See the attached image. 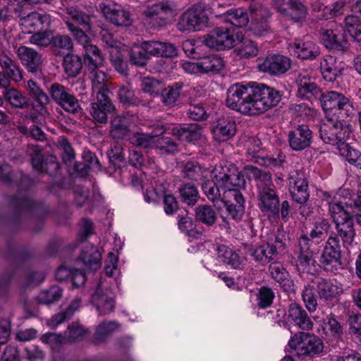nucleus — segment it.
I'll return each mask as SVG.
<instances>
[{"instance_id":"nucleus-1","label":"nucleus","mask_w":361,"mask_h":361,"mask_svg":"<svg viewBox=\"0 0 361 361\" xmlns=\"http://www.w3.org/2000/svg\"><path fill=\"white\" fill-rule=\"evenodd\" d=\"M281 99L279 91L264 84L237 83L228 90L226 102L243 114L257 116L276 106Z\"/></svg>"},{"instance_id":"nucleus-2","label":"nucleus","mask_w":361,"mask_h":361,"mask_svg":"<svg viewBox=\"0 0 361 361\" xmlns=\"http://www.w3.org/2000/svg\"><path fill=\"white\" fill-rule=\"evenodd\" d=\"M76 41L82 46L85 53L84 63L91 74L92 94L97 97L99 94L109 95L110 89L106 74L98 68L104 65V56L99 48L91 44L90 38L87 37L81 30L72 29Z\"/></svg>"},{"instance_id":"nucleus-3","label":"nucleus","mask_w":361,"mask_h":361,"mask_svg":"<svg viewBox=\"0 0 361 361\" xmlns=\"http://www.w3.org/2000/svg\"><path fill=\"white\" fill-rule=\"evenodd\" d=\"M249 178L259 180L257 184V205L260 211L269 217L276 218L279 215L280 200L272 183L271 174L253 166H246Z\"/></svg>"},{"instance_id":"nucleus-4","label":"nucleus","mask_w":361,"mask_h":361,"mask_svg":"<svg viewBox=\"0 0 361 361\" xmlns=\"http://www.w3.org/2000/svg\"><path fill=\"white\" fill-rule=\"evenodd\" d=\"M331 228V224L326 219L317 221L310 232V236L302 235L298 239L299 254L298 260L300 265L307 268L311 264H314V255L315 252L311 249V240L324 239Z\"/></svg>"},{"instance_id":"nucleus-5","label":"nucleus","mask_w":361,"mask_h":361,"mask_svg":"<svg viewBox=\"0 0 361 361\" xmlns=\"http://www.w3.org/2000/svg\"><path fill=\"white\" fill-rule=\"evenodd\" d=\"M351 127L326 115V121L319 126V137L328 145L336 146L338 149L341 143L347 141L351 134Z\"/></svg>"},{"instance_id":"nucleus-6","label":"nucleus","mask_w":361,"mask_h":361,"mask_svg":"<svg viewBox=\"0 0 361 361\" xmlns=\"http://www.w3.org/2000/svg\"><path fill=\"white\" fill-rule=\"evenodd\" d=\"M288 347L298 357H313L324 350V343L318 336L305 332H298L290 337Z\"/></svg>"},{"instance_id":"nucleus-7","label":"nucleus","mask_w":361,"mask_h":361,"mask_svg":"<svg viewBox=\"0 0 361 361\" xmlns=\"http://www.w3.org/2000/svg\"><path fill=\"white\" fill-rule=\"evenodd\" d=\"M66 13L69 19L66 20V24L75 40V35L71 29L81 30L90 38L87 32L91 33L94 28L102 27V22L97 19V16L93 13H87L76 7L71 6L66 8Z\"/></svg>"},{"instance_id":"nucleus-8","label":"nucleus","mask_w":361,"mask_h":361,"mask_svg":"<svg viewBox=\"0 0 361 361\" xmlns=\"http://www.w3.org/2000/svg\"><path fill=\"white\" fill-rule=\"evenodd\" d=\"M208 21L205 8L200 4H195L180 16L177 27L180 32H195L206 27Z\"/></svg>"},{"instance_id":"nucleus-9","label":"nucleus","mask_w":361,"mask_h":361,"mask_svg":"<svg viewBox=\"0 0 361 361\" xmlns=\"http://www.w3.org/2000/svg\"><path fill=\"white\" fill-rule=\"evenodd\" d=\"M48 92L51 99L65 111L73 114L81 111L78 99L68 87L54 82L49 86Z\"/></svg>"},{"instance_id":"nucleus-10","label":"nucleus","mask_w":361,"mask_h":361,"mask_svg":"<svg viewBox=\"0 0 361 361\" xmlns=\"http://www.w3.org/2000/svg\"><path fill=\"white\" fill-rule=\"evenodd\" d=\"M214 179L218 185L228 191L238 188H244L245 180L244 176L233 164H226L215 169Z\"/></svg>"},{"instance_id":"nucleus-11","label":"nucleus","mask_w":361,"mask_h":361,"mask_svg":"<svg viewBox=\"0 0 361 361\" xmlns=\"http://www.w3.org/2000/svg\"><path fill=\"white\" fill-rule=\"evenodd\" d=\"M172 7L168 1H161L148 6L143 12L146 23L153 29H160L169 23Z\"/></svg>"},{"instance_id":"nucleus-12","label":"nucleus","mask_w":361,"mask_h":361,"mask_svg":"<svg viewBox=\"0 0 361 361\" xmlns=\"http://www.w3.org/2000/svg\"><path fill=\"white\" fill-rule=\"evenodd\" d=\"M288 190L292 199L298 204L306 203L310 197L308 181L305 172L295 170L288 178Z\"/></svg>"},{"instance_id":"nucleus-13","label":"nucleus","mask_w":361,"mask_h":361,"mask_svg":"<svg viewBox=\"0 0 361 361\" xmlns=\"http://www.w3.org/2000/svg\"><path fill=\"white\" fill-rule=\"evenodd\" d=\"M257 61L258 70L271 75L283 74L291 67L290 59L281 54L269 55L265 58L259 59Z\"/></svg>"},{"instance_id":"nucleus-14","label":"nucleus","mask_w":361,"mask_h":361,"mask_svg":"<svg viewBox=\"0 0 361 361\" xmlns=\"http://www.w3.org/2000/svg\"><path fill=\"white\" fill-rule=\"evenodd\" d=\"M96 101L90 104L89 114L94 123L105 124L108 121V114L116 111V107L109 95L99 94Z\"/></svg>"},{"instance_id":"nucleus-15","label":"nucleus","mask_w":361,"mask_h":361,"mask_svg":"<svg viewBox=\"0 0 361 361\" xmlns=\"http://www.w3.org/2000/svg\"><path fill=\"white\" fill-rule=\"evenodd\" d=\"M236 38L226 28H215L209 35L204 37V44L216 50L231 49L235 46Z\"/></svg>"},{"instance_id":"nucleus-16","label":"nucleus","mask_w":361,"mask_h":361,"mask_svg":"<svg viewBox=\"0 0 361 361\" xmlns=\"http://www.w3.org/2000/svg\"><path fill=\"white\" fill-rule=\"evenodd\" d=\"M353 202H357L356 194L345 202L329 203V211L336 226L345 224L347 221H353L352 216L354 214V209L357 210Z\"/></svg>"},{"instance_id":"nucleus-17","label":"nucleus","mask_w":361,"mask_h":361,"mask_svg":"<svg viewBox=\"0 0 361 361\" xmlns=\"http://www.w3.org/2000/svg\"><path fill=\"white\" fill-rule=\"evenodd\" d=\"M51 23V16L46 13L31 12L20 17L19 24L23 32L32 33L35 31L48 30Z\"/></svg>"},{"instance_id":"nucleus-18","label":"nucleus","mask_w":361,"mask_h":361,"mask_svg":"<svg viewBox=\"0 0 361 361\" xmlns=\"http://www.w3.org/2000/svg\"><path fill=\"white\" fill-rule=\"evenodd\" d=\"M16 54L21 64L29 73L37 74L42 72V56L33 48L21 45L16 50Z\"/></svg>"},{"instance_id":"nucleus-19","label":"nucleus","mask_w":361,"mask_h":361,"mask_svg":"<svg viewBox=\"0 0 361 361\" xmlns=\"http://www.w3.org/2000/svg\"><path fill=\"white\" fill-rule=\"evenodd\" d=\"M99 8L106 20L117 27H129L133 23L131 13L121 7H115L101 3Z\"/></svg>"},{"instance_id":"nucleus-20","label":"nucleus","mask_w":361,"mask_h":361,"mask_svg":"<svg viewBox=\"0 0 361 361\" xmlns=\"http://www.w3.org/2000/svg\"><path fill=\"white\" fill-rule=\"evenodd\" d=\"M275 5L280 13L295 22L306 18L307 8L300 0H275Z\"/></svg>"},{"instance_id":"nucleus-21","label":"nucleus","mask_w":361,"mask_h":361,"mask_svg":"<svg viewBox=\"0 0 361 361\" xmlns=\"http://www.w3.org/2000/svg\"><path fill=\"white\" fill-rule=\"evenodd\" d=\"M312 132L309 126L305 124L298 125L288 133V143L295 151H301L310 146Z\"/></svg>"},{"instance_id":"nucleus-22","label":"nucleus","mask_w":361,"mask_h":361,"mask_svg":"<svg viewBox=\"0 0 361 361\" xmlns=\"http://www.w3.org/2000/svg\"><path fill=\"white\" fill-rule=\"evenodd\" d=\"M296 82L298 92L300 97L307 99L312 102L319 100V97L322 96V90L315 82L311 81L307 73H299Z\"/></svg>"},{"instance_id":"nucleus-23","label":"nucleus","mask_w":361,"mask_h":361,"mask_svg":"<svg viewBox=\"0 0 361 361\" xmlns=\"http://www.w3.org/2000/svg\"><path fill=\"white\" fill-rule=\"evenodd\" d=\"M289 49L294 56L302 60H314L320 54L317 44L305 39H296L290 44Z\"/></svg>"},{"instance_id":"nucleus-24","label":"nucleus","mask_w":361,"mask_h":361,"mask_svg":"<svg viewBox=\"0 0 361 361\" xmlns=\"http://www.w3.org/2000/svg\"><path fill=\"white\" fill-rule=\"evenodd\" d=\"M141 49L147 55L172 58L178 55L176 47L171 43L159 41H146L141 44Z\"/></svg>"},{"instance_id":"nucleus-25","label":"nucleus","mask_w":361,"mask_h":361,"mask_svg":"<svg viewBox=\"0 0 361 361\" xmlns=\"http://www.w3.org/2000/svg\"><path fill=\"white\" fill-rule=\"evenodd\" d=\"M341 257V250L338 238L335 234H331L326 242L320 257V262L326 269L327 266L339 262Z\"/></svg>"},{"instance_id":"nucleus-26","label":"nucleus","mask_w":361,"mask_h":361,"mask_svg":"<svg viewBox=\"0 0 361 361\" xmlns=\"http://www.w3.org/2000/svg\"><path fill=\"white\" fill-rule=\"evenodd\" d=\"M212 133L216 141H227L236 133L235 122L229 118H220L213 123Z\"/></svg>"},{"instance_id":"nucleus-27","label":"nucleus","mask_w":361,"mask_h":361,"mask_svg":"<svg viewBox=\"0 0 361 361\" xmlns=\"http://www.w3.org/2000/svg\"><path fill=\"white\" fill-rule=\"evenodd\" d=\"M331 28L324 30L322 33V41L328 49L343 50L347 48V40L345 35L337 28L334 29L336 24L332 23Z\"/></svg>"},{"instance_id":"nucleus-28","label":"nucleus","mask_w":361,"mask_h":361,"mask_svg":"<svg viewBox=\"0 0 361 361\" xmlns=\"http://www.w3.org/2000/svg\"><path fill=\"white\" fill-rule=\"evenodd\" d=\"M312 281L316 285L317 293L322 300H331L343 293V288L330 280L315 277Z\"/></svg>"},{"instance_id":"nucleus-29","label":"nucleus","mask_w":361,"mask_h":361,"mask_svg":"<svg viewBox=\"0 0 361 361\" xmlns=\"http://www.w3.org/2000/svg\"><path fill=\"white\" fill-rule=\"evenodd\" d=\"M203 128L197 123H191L183 127H174L171 134L180 141L194 142L202 137Z\"/></svg>"},{"instance_id":"nucleus-30","label":"nucleus","mask_w":361,"mask_h":361,"mask_svg":"<svg viewBox=\"0 0 361 361\" xmlns=\"http://www.w3.org/2000/svg\"><path fill=\"white\" fill-rule=\"evenodd\" d=\"M130 118L125 114L112 118L109 135L114 140H123L130 133Z\"/></svg>"},{"instance_id":"nucleus-31","label":"nucleus","mask_w":361,"mask_h":361,"mask_svg":"<svg viewBox=\"0 0 361 361\" xmlns=\"http://www.w3.org/2000/svg\"><path fill=\"white\" fill-rule=\"evenodd\" d=\"M320 69L323 78L326 81L334 82L341 75L343 69L341 62L331 56H327L320 63Z\"/></svg>"},{"instance_id":"nucleus-32","label":"nucleus","mask_w":361,"mask_h":361,"mask_svg":"<svg viewBox=\"0 0 361 361\" xmlns=\"http://www.w3.org/2000/svg\"><path fill=\"white\" fill-rule=\"evenodd\" d=\"M288 316L302 330L309 331L313 327L314 324L307 312L295 302H293L289 305Z\"/></svg>"},{"instance_id":"nucleus-33","label":"nucleus","mask_w":361,"mask_h":361,"mask_svg":"<svg viewBox=\"0 0 361 361\" xmlns=\"http://www.w3.org/2000/svg\"><path fill=\"white\" fill-rule=\"evenodd\" d=\"M79 258L87 269L97 271L101 267L102 255L92 245H87L83 247Z\"/></svg>"},{"instance_id":"nucleus-34","label":"nucleus","mask_w":361,"mask_h":361,"mask_svg":"<svg viewBox=\"0 0 361 361\" xmlns=\"http://www.w3.org/2000/svg\"><path fill=\"white\" fill-rule=\"evenodd\" d=\"M269 271L271 278L279 283L286 291H289L293 287V281L290 279L288 272L283 264L278 262L270 264Z\"/></svg>"},{"instance_id":"nucleus-35","label":"nucleus","mask_w":361,"mask_h":361,"mask_svg":"<svg viewBox=\"0 0 361 361\" xmlns=\"http://www.w3.org/2000/svg\"><path fill=\"white\" fill-rule=\"evenodd\" d=\"M218 185L216 180H207L202 183V189L209 201L212 202L214 207L221 208V203L227 197L226 191L221 195Z\"/></svg>"},{"instance_id":"nucleus-36","label":"nucleus","mask_w":361,"mask_h":361,"mask_svg":"<svg viewBox=\"0 0 361 361\" xmlns=\"http://www.w3.org/2000/svg\"><path fill=\"white\" fill-rule=\"evenodd\" d=\"M92 301L101 315H106L114 310V300L106 294L103 293L100 288H97L96 292L92 295Z\"/></svg>"},{"instance_id":"nucleus-37","label":"nucleus","mask_w":361,"mask_h":361,"mask_svg":"<svg viewBox=\"0 0 361 361\" xmlns=\"http://www.w3.org/2000/svg\"><path fill=\"white\" fill-rule=\"evenodd\" d=\"M2 94L4 100L13 108L24 109L30 106L29 99L14 87L5 90Z\"/></svg>"},{"instance_id":"nucleus-38","label":"nucleus","mask_w":361,"mask_h":361,"mask_svg":"<svg viewBox=\"0 0 361 361\" xmlns=\"http://www.w3.org/2000/svg\"><path fill=\"white\" fill-rule=\"evenodd\" d=\"M181 174L183 178L192 181L202 179L204 172V169L197 161L189 160L180 164Z\"/></svg>"},{"instance_id":"nucleus-39","label":"nucleus","mask_w":361,"mask_h":361,"mask_svg":"<svg viewBox=\"0 0 361 361\" xmlns=\"http://www.w3.org/2000/svg\"><path fill=\"white\" fill-rule=\"evenodd\" d=\"M200 73H216L221 71L224 67V61L223 59L215 54L209 55L202 58L199 61Z\"/></svg>"},{"instance_id":"nucleus-40","label":"nucleus","mask_w":361,"mask_h":361,"mask_svg":"<svg viewBox=\"0 0 361 361\" xmlns=\"http://www.w3.org/2000/svg\"><path fill=\"white\" fill-rule=\"evenodd\" d=\"M178 192L180 200L188 205H195L200 197L197 187L190 183L181 184Z\"/></svg>"},{"instance_id":"nucleus-41","label":"nucleus","mask_w":361,"mask_h":361,"mask_svg":"<svg viewBox=\"0 0 361 361\" xmlns=\"http://www.w3.org/2000/svg\"><path fill=\"white\" fill-rule=\"evenodd\" d=\"M356 112L357 111L353 103L348 98L343 96L341 102H339L333 112V115L336 116V119L338 121H344L353 117L356 114Z\"/></svg>"},{"instance_id":"nucleus-42","label":"nucleus","mask_w":361,"mask_h":361,"mask_svg":"<svg viewBox=\"0 0 361 361\" xmlns=\"http://www.w3.org/2000/svg\"><path fill=\"white\" fill-rule=\"evenodd\" d=\"M0 67H1L4 71V73H6L11 80L19 82L23 80V73L19 65L8 56L4 55V59Z\"/></svg>"},{"instance_id":"nucleus-43","label":"nucleus","mask_w":361,"mask_h":361,"mask_svg":"<svg viewBox=\"0 0 361 361\" xmlns=\"http://www.w3.org/2000/svg\"><path fill=\"white\" fill-rule=\"evenodd\" d=\"M120 327V324L114 321L104 322L98 325L94 336V343L99 344L104 341Z\"/></svg>"},{"instance_id":"nucleus-44","label":"nucleus","mask_w":361,"mask_h":361,"mask_svg":"<svg viewBox=\"0 0 361 361\" xmlns=\"http://www.w3.org/2000/svg\"><path fill=\"white\" fill-rule=\"evenodd\" d=\"M336 233H332L331 234L336 235L337 238L340 237L344 247H348L352 245L355 235L353 221H347L345 224L336 225Z\"/></svg>"},{"instance_id":"nucleus-45","label":"nucleus","mask_w":361,"mask_h":361,"mask_svg":"<svg viewBox=\"0 0 361 361\" xmlns=\"http://www.w3.org/2000/svg\"><path fill=\"white\" fill-rule=\"evenodd\" d=\"M63 67L68 77H75L82 70V60L77 55L68 54L63 58Z\"/></svg>"},{"instance_id":"nucleus-46","label":"nucleus","mask_w":361,"mask_h":361,"mask_svg":"<svg viewBox=\"0 0 361 361\" xmlns=\"http://www.w3.org/2000/svg\"><path fill=\"white\" fill-rule=\"evenodd\" d=\"M343 96V94L334 91L326 92V93L322 92V96L319 97L318 101H319L325 112L329 111L333 113Z\"/></svg>"},{"instance_id":"nucleus-47","label":"nucleus","mask_w":361,"mask_h":361,"mask_svg":"<svg viewBox=\"0 0 361 361\" xmlns=\"http://www.w3.org/2000/svg\"><path fill=\"white\" fill-rule=\"evenodd\" d=\"M235 52L240 58L249 59L257 56L259 48L252 40L243 38L240 44L235 49Z\"/></svg>"},{"instance_id":"nucleus-48","label":"nucleus","mask_w":361,"mask_h":361,"mask_svg":"<svg viewBox=\"0 0 361 361\" xmlns=\"http://www.w3.org/2000/svg\"><path fill=\"white\" fill-rule=\"evenodd\" d=\"M219 252V257L224 263L231 265L235 269H238L243 264L244 258L240 257L235 251L233 250L221 246L218 248Z\"/></svg>"},{"instance_id":"nucleus-49","label":"nucleus","mask_w":361,"mask_h":361,"mask_svg":"<svg viewBox=\"0 0 361 361\" xmlns=\"http://www.w3.org/2000/svg\"><path fill=\"white\" fill-rule=\"evenodd\" d=\"M339 154L345 157L347 161L361 169V152L345 142L341 143L338 149Z\"/></svg>"},{"instance_id":"nucleus-50","label":"nucleus","mask_w":361,"mask_h":361,"mask_svg":"<svg viewBox=\"0 0 361 361\" xmlns=\"http://www.w3.org/2000/svg\"><path fill=\"white\" fill-rule=\"evenodd\" d=\"M195 213L196 219L207 226H212L216 222V212L209 205L197 206L195 209Z\"/></svg>"},{"instance_id":"nucleus-51","label":"nucleus","mask_w":361,"mask_h":361,"mask_svg":"<svg viewBox=\"0 0 361 361\" xmlns=\"http://www.w3.org/2000/svg\"><path fill=\"white\" fill-rule=\"evenodd\" d=\"M226 20L235 27H242L248 24L249 17L247 11L243 8L231 9L227 11Z\"/></svg>"},{"instance_id":"nucleus-52","label":"nucleus","mask_w":361,"mask_h":361,"mask_svg":"<svg viewBox=\"0 0 361 361\" xmlns=\"http://www.w3.org/2000/svg\"><path fill=\"white\" fill-rule=\"evenodd\" d=\"M182 87V83H176L165 88L161 92L163 103L169 106H174L180 97Z\"/></svg>"},{"instance_id":"nucleus-53","label":"nucleus","mask_w":361,"mask_h":361,"mask_svg":"<svg viewBox=\"0 0 361 361\" xmlns=\"http://www.w3.org/2000/svg\"><path fill=\"white\" fill-rule=\"evenodd\" d=\"M345 28L350 35L357 41H361V24L360 19L355 15H350L345 18Z\"/></svg>"},{"instance_id":"nucleus-54","label":"nucleus","mask_w":361,"mask_h":361,"mask_svg":"<svg viewBox=\"0 0 361 361\" xmlns=\"http://www.w3.org/2000/svg\"><path fill=\"white\" fill-rule=\"evenodd\" d=\"M118 97L120 102L125 106H138L140 104V100L135 97L133 90L128 86L119 87Z\"/></svg>"},{"instance_id":"nucleus-55","label":"nucleus","mask_w":361,"mask_h":361,"mask_svg":"<svg viewBox=\"0 0 361 361\" xmlns=\"http://www.w3.org/2000/svg\"><path fill=\"white\" fill-rule=\"evenodd\" d=\"M31 34L29 42L37 47H47L52 42V32L49 29L35 31Z\"/></svg>"},{"instance_id":"nucleus-56","label":"nucleus","mask_w":361,"mask_h":361,"mask_svg":"<svg viewBox=\"0 0 361 361\" xmlns=\"http://www.w3.org/2000/svg\"><path fill=\"white\" fill-rule=\"evenodd\" d=\"M346 324L348 325V334L351 338L361 341V314L350 315Z\"/></svg>"},{"instance_id":"nucleus-57","label":"nucleus","mask_w":361,"mask_h":361,"mask_svg":"<svg viewBox=\"0 0 361 361\" xmlns=\"http://www.w3.org/2000/svg\"><path fill=\"white\" fill-rule=\"evenodd\" d=\"M261 142L256 137L249 138L245 144L247 157L248 159L258 162V159L262 157Z\"/></svg>"},{"instance_id":"nucleus-58","label":"nucleus","mask_w":361,"mask_h":361,"mask_svg":"<svg viewBox=\"0 0 361 361\" xmlns=\"http://www.w3.org/2000/svg\"><path fill=\"white\" fill-rule=\"evenodd\" d=\"M62 292L63 290L59 286H54L42 291L37 299L39 302L48 305L58 301L62 296Z\"/></svg>"},{"instance_id":"nucleus-59","label":"nucleus","mask_w":361,"mask_h":361,"mask_svg":"<svg viewBox=\"0 0 361 361\" xmlns=\"http://www.w3.org/2000/svg\"><path fill=\"white\" fill-rule=\"evenodd\" d=\"M11 204L18 207L22 212H30L35 217L37 216L38 206L30 198L13 197Z\"/></svg>"},{"instance_id":"nucleus-60","label":"nucleus","mask_w":361,"mask_h":361,"mask_svg":"<svg viewBox=\"0 0 361 361\" xmlns=\"http://www.w3.org/2000/svg\"><path fill=\"white\" fill-rule=\"evenodd\" d=\"M154 148L159 149L161 152L167 154H174L178 152V144L169 137H161L155 140Z\"/></svg>"},{"instance_id":"nucleus-61","label":"nucleus","mask_w":361,"mask_h":361,"mask_svg":"<svg viewBox=\"0 0 361 361\" xmlns=\"http://www.w3.org/2000/svg\"><path fill=\"white\" fill-rule=\"evenodd\" d=\"M131 144L142 148H154L155 140L148 133H135L130 137Z\"/></svg>"},{"instance_id":"nucleus-62","label":"nucleus","mask_w":361,"mask_h":361,"mask_svg":"<svg viewBox=\"0 0 361 361\" xmlns=\"http://www.w3.org/2000/svg\"><path fill=\"white\" fill-rule=\"evenodd\" d=\"M84 163H75V169L76 171H85L92 168H99V162L95 154L90 151H85L82 154Z\"/></svg>"},{"instance_id":"nucleus-63","label":"nucleus","mask_w":361,"mask_h":361,"mask_svg":"<svg viewBox=\"0 0 361 361\" xmlns=\"http://www.w3.org/2000/svg\"><path fill=\"white\" fill-rule=\"evenodd\" d=\"M187 115L190 118L194 121H204L208 118V114L202 104L200 103H195L192 100L189 102Z\"/></svg>"},{"instance_id":"nucleus-64","label":"nucleus","mask_w":361,"mask_h":361,"mask_svg":"<svg viewBox=\"0 0 361 361\" xmlns=\"http://www.w3.org/2000/svg\"><path fill=\"white\" fill-rule=\"evenodd\" d=\"M257 297L258 307L261 309H264L272 304L275 295L270 288L262 286L259 288Z\"/></svg>"}]
</instances>
